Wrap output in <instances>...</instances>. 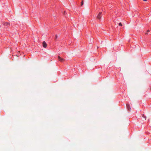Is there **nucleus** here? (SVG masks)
Segmentation results:
<instances>
[{"label":"nucleus","mask_w":151,"mask_h":151,"mask_svg":"<svg viewBox=\"0 0 151 151\" xmlns=\"http://www.w3.org/2000/svg\"><path fill=\"white\" fill-rule=\"evenodd\" d=\"M143 1H147V0H143Z\"/></svg>","instance_id":"11"},{"label":"nucleus","mask_w":151,"mask_h":151,"mask_svg":"<svg viewBox=\"0 0 151 151\" xmlns=\"http://www.w3.org/2000/svg\"><path fill=\"white\" fill-rule=\"evenodd\" d=\"M4 25L6 26L7 27H8L10 26V24L9 23L5 22L4 23Z\"/></svg>","instance_id":"4"},{"label":"nucleus","mask_w":151,"mask_h":151,"mask_svg":"<svg viewBox=\"0 0 151 151\" xmlns=\"http://www.w3.org/2000/svg\"><path fill=\"white\" fill-rule=\"evenodd\" d=\"M145 34L146 35H147V34H147V33H145Z\"/></svg>","instance_id":"10"},{"label":"nucleus","mask_w":151,"mask_h":151,"mask_svg":"<svg viewBox=\"0 0 151 151\" xmlns=\"http://www.w3.org/2000/svg\"><path fill=\"white\" fill-rule=\"evenodd\" d=\"M102 12H100L98 15L97 16V18L98 19H100L101 17V14Z\"/></svg>","instance_id":"2"},{"label":"nucleus","mask_w":151,"mask_h":151,"mask_svg":"<svg viewBox=\"0 0 151 151\" xmlns=\"http://www.w3.org/2000/svg\"><path fill=\"white\" fill-rule=\"evenodd\" d=\"M119 25L120 26H122V24L121 23H119Z\"/></svg>","instance_id":"7"},{"label":"nucleus","mask_w":151,"mask_h":151,"mask_svg":"<svg viewBox=\"0 0 151 151\" xmlns=\"http://www.w3.org/2000/svg\"><path fill=\"white\" fill-rule=\"evenodd\" d=\"M57 38H58V36H57V35H56L55 36V39H57Z\"/></svg>","instance_id":"8"},{"label":"nucleus","mask_w":151,"mask_h":151,"mask_svg":"<svg viewBox=\"0 0 151 151\" xmlns=\"http://www.w3.org/2000/svg\"><path fill=\"white\" fill-rule=\"evenodd\" d=\"M83 4V1H82L81 2V6H82Z\"/></svg>","instance_id":"6"},{"label":"nucleus","mask_w":151,"mask_h":151,"mask_svg":"<svg viewBox=\"0 0 151 151\" xmlns=\"http://www.w3.org/2000/svg\"><path fill=\"white\" fill-rule=\"evenodd\" d=\"M150 32V30H147V32Z\"/></svg>","instance_id":"9"},{"label":"nucleus","mask_w":151,"mask_h":151,"mask_svg":"<svg viewBox=\"0 0 151 151\" xmlns=\"http://www.w3.org/2000/svg\"><path fill=\"white\" fill-rule=\"evenodd\" d=\"M43 46L44 47L46 48L47 47V45L45 41H43L42 42Z\"/></svg>","instance_id":"3"},{"label":"nucleus","mask_w":151,"mask_h":151,"mask_svg":"<svg viewBox=\"0 0 151 151\" xmlns=\"http://www.w3.org/2000/svg\"><path fill=\"white\" fill-rule=\"evenodd\" d=\"M65 13V11H64V13Z\"/></svg>","instance_id":"12"},{"label":"nucleus","mask_w":151,"mask_h":151,"mask_svg":"<svg viewBox=\"0 0 151 151\" xmlns=\"http://www.w3.org/2000/svg\"><path fill=\"white\" fill-rule=\"evenodd\" d=\"M58 60L61 62H63L64 61V60L63 58H62L59 56H58Z\"/></svg>","instance_id":"1"},{"label":"nucleus","mask_w":151,"mask_h":151,"mask_svg":"<svg viewBox=\"0 0 151 151\" xmlns=\"http://www.w3.org/2000/svg\"><path fill=\"white\" fill-rule=\"evenodd\" d=\"M127 107L128 109H129L130 106L128 104H127Z\"/></svg>","instance_id":"5"}]
</instances>
